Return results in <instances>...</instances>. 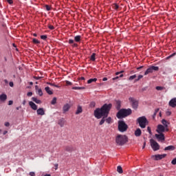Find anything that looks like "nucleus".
I'll return each mask as SVG.
<instances>
[{
  "instance_id": "37",
  "label": "nucleus",
  "mask_w": 176,
  "mask_h": 176,
  "mask_svg": "<svg viewBox=\"0 0 176 176\" xmlns=\"http://www.w3.org/2000/svg\"><path fill=\"white\" fill-rule=\"evenodd\" d=\"M33 43L36 44L40 43L39 41H38L36 38H33Z\"/></svg>"
},
{
  "instance_id": "10",
  "label": "nucleus",
  "mask_w": 176,
  "mask_h": 176,
  "mask_svg": "<svg viewBox=\"0 0 176 176\" xmlns=\"http://www.w3.org/2000/svg\"><path fill=\"white\" fill-rule=\"evenodd\" d=\"M167 156V154H157L151 156V159L153 160H162V159H164V157Z\"/></svg>"
},
{
  "instance_id": "24",
  "label": "nucleus",
  "mask_w": 176,
  "mask_h": 176,
  "mask_svg": "<svg viewBox=\"0 0 176 176\" xmlns=\"http://www.w3.org/2000/svg\"><path fill=\"white\" fill-rule=\"evenodd\" d=\"M65 149L67 151V152H72V147L71 146H65Z\"/></svg>"
},
{
  "instance_id": "31",
  "label": "nucleus",
  "mask_w": 176,
  "mask_h": 176,
  "mask_svg": "<svg viewBox=\"0 0 176 176\" xmlns=\"http://www.w3.org/2000/svg\"><path fill=\"white\" fill-rule=\"evenodd\" d=\"M80 38H81L80 36H76L74 37V40L76 42H79V41H80Z\"/></svg>"
},
{
  "instance_id": "6",
  "label": "nucleus",
  "mask_w": 176,
  "mask_h": 176,
  "mask_svg": "<svg viewBox=\"0 0 176 176\" xmlns=\"http://www.w3.org/2000/svg\"><path fill=\"white\" fill-rule=\"evenodd\" d=\"M118 130L121 133H124L127 130V124L124 121L118 122Z\"/></svg>"
},
{
  "instance_id": "13",
  "label": "nucleus",
  "mask_w": 176,
  "mask_h": 176,
  "mask_svg": "<svg viewBox=\"0 0 176 176\" xmlns=\"http://www.w3.org/2000/svg\"><path fill=\"white\" fill-rule=\"evenodd\" d=\"M29 105H30V108H32V109H33V111H36L38 109V105H36L32 101L29 102Z\"/></svg>"
},
{
  "instance_id": "43",
  "label": "nucleus",
  "mask_w": 176,
  "mask_h": 176,
  "mask_svg": "<svg viewBox=\"0 0 176 176\" xmlns=\"http://www.w3.org/2000/svg\"><path fill=\"white\" fill-rule=\"evenodd\" d=\"M9 85L10 86V87H13L14 86V84L13 83V82H10Z\"/></svg>"
},
{
  "instance_id": "50",
  "label": "nucleus",
  "mask_w": 176,
  "mask_h": 176,
  "mask_svg": "<svg viewBox=\"0 0 176 176\" xmlns=\"http://www.w3.org/2000/svg\"><path fill=\"white\" fill-rule=\"evenodd\" d=\"M8 105H13V102L12 100H10L8 102Z\"/></svg>"
},
{
  "instance_id": "4",
  "label": "nucleus",
  "mask_w": 176,
  "mask_h": 176,
  "mask_svg": "<svg viewBox=\"0 0 176 176\" xmlns=\"http://www.w3.org/2000/svg\"><path fill=\"white\" fill-rule=\"evenodd\" d=\"M138 122L139 123L140 127H141V129H145L146 127V124H148V120H146L145 116H142L138 118Z\"/></svg>"
},
{
  "instance_id": "22",
  "label": "nucleus",
  "mask_w": 176,
  "mask_h": 176,
  "mask_svg": "<svg viewBox=\"0 0 176 176\" xmlns=\"http://www.w3.org/2000/svg\"><path fill=\"white\" fill-rule=\"evenodd\" d=\"M45 90L47 93V94H50V96H52V94H53V91L50 90V87H46L45 88Z\"/></svg>"
},
{
  "instance_id": "35",
  "label": "nucleus",
  "mask_w": 176,
  "mask_h": 176,
  "mask_svg": "<svg viewBox=\"0 0 176 176\" xmlns=\"http://www.w3.org/2000/svg\"><path fill=\"white\" fill-rule=\"evenodd\" d=\"M117 109H120V101H117Z\"/></svg>"
},
{
  "instance_id": "30",
  "label": "nucleus",
  "mask_w": 176,
  "mask_h": 176,
  "mask_svg": "<svg viewBox=\"0 0 176 176\" xmlns=\"http://www.w3.org/2000/svg\"><path fill=\"white\" fill-rule=\"evenodd\" d=\"M91 61H96V53H93L91 56Z\"/></svg>"
},
{
  "instance_id": "3",
  "label": "nucleus",
  "mask_w": 176,
  "mask_h": 176,
  "mask_svg": "<svg viewBox=\"0 0 176 176\" xmlns=\"http://www.w3.org/2000/svg\"><path fill=\"white\" fill-rule=\"evenodd\" d=\"M116 142L117 145H124L127 142V136L125 135H118L116 138Z\"/></svg>"
},
{
  "instance_id": "63",
  "label": "nucleus",
  "mask_w": 176,
  "mask_h": 176,
  "mask_svg": "<svg viewBox=\"0 0 176 176\" xmlns=\"http://www.w3.org/2000/svg\"><path fill=\"white\" fill-rule=\"evenodd\" d=\"M120 78H123V74H120Z\"/></svg>"
},
{
  "instance_id": "53",
  "label": "nucleus",
  "mask_w": 176,
  "mask_h": 176,
  "mask_svg": "<svg viewBox=\"0 0 176 176\" xmlns=\"http://www.w3.org/2000/svg\"><path fill=\"white\" fill-rule=\"evenodd\" d=\"M66 84L69 85H72V82H71L69 81H66Z\"/></svg>"
},
{
  "instance_id": "12",
  "label": "nucleus",
  "mask_w": 176,
  "mask_h": 176,
  "mask_svg": "<svg viewBox=\"0 0 176 176\" xmlns=\"http://www.w3.org/2000/svg\"><path fill=\"white\" fill-rule=\"evenodd\" d=\"M69 109H71V104H69L68 103L64 104V106L63 107V113H67V112H68V111H69Z\"/></svg>"
},
{
  "instance_id": "59",
  "label": "nucleus",
  "mask_w": 176,
  "mask_h": 176,
  "mask_svg": "<svg viewBox=\"0 0 176 176\" xmlns=\"http://www.w3.org/2000/svg\"><path fill=\"white\" fill-rule=\"evenodd\" d=\"M49 85H50L51 86H56V85H54V84H52V83H49Z\"/></svg>"
},
{
  "instance_id": "19",
  "label": "nucleus",
  "mask_w": 176,
  "mask_h": 176,
  "mask_svg": "<svg viewBox=\"0 0 176 176\" xmlns=\"http://www.w3.org/2000/svg\"><path fill=\"white\" fill-rule=\"evenodd\" d=\"M58 124H59L60 127H64V125L65 124V120H64V118H61L58 120Z\"/></svg>"
},
{
  "instance_id": "26",
  "label": "nucleus",
  "mask_w": 176,
  "mask_h": 176,
  "mask_svg": "<svg viewBox=\"0 0 176 176\" xmlns=\"http://www.w3.org/2000/svg\"><path fill=\"white\" fill-rule=\"evenodd\" d=\"M93 82H97V78H91L87 80L88 85H90V83H93Z\"/></svg>"
},
{
  "instance_id": "49",
  "label": "nucleus",
  "mask_w": 176,
  "mask_h": 176,
  "mask_svg": "<svg viewBox=\"0 0 176 176\" xmlns=\"http://www.w3.org/2000/svg\"><path fill=\"white\" fill-rule=\"evenodd\" d=\"M167 116H170L171 115V111H166Z\"/></svg>"
},
{
  "instance_id": "42",
  "label": "nucleus",
  "mask_w": 176,
  "mask_h": 176,
  "mask_svg": "<svg viewBox=\"0 0 176 176\" xmlns=\"http://www.w3.org/2000/svg\"><path fill=\"white\" fill-rule=\"evenodd\" d=\"M28 97H32V92H28L27 94Z\"/></svg>"
},
{
  "instance_id": "39",
  "label": "nucleus",
  "mask_w": 176,
  "mask_h": 176,
  "mask_svg": "<svg viewBox=\"0 0 176 176\" xmlns=\"http://www.w3.org/2000/svg\"><path fill=\"white\" fill-rule=\"evenodd\" d=\"M4 125L6 126V127H9V126H10V123H9L8 122H6L4 123Z\"/></svg>"
},
{
  "instance_id": "1",
  "label": "nucleus",
  "mask_w": 176,
  "mask_h": 176,
  "mask_svg": "<svg viewBox=\"0 0 176 176\" xmlns=\"http://www.w3.org/2000/svg\"><path fill=\"white\" fill-rule=\"evenodd\" d=\"M111 108H112L111 104H104L100 109L98 108L94 111V116L96 119L102 118L99 123L100 126H102V124L105 123V118H108Z\"/></svg>"
},
{
  "instance_id": "62",
  "label": "nucleus",
  "mask_w": 176,
  "mask_h": 176,
  "mask_svg": "<svg viewBox=\"0 0 176 176\" xmlns=\"http://www.w3.org/2000/svg\"><path fill=\"white\" fill-rule=\"evenodd\" d=\"M12 46H13L14 47H16V44L13 43V44H12Z\"/></svg>"
},
{
  "instance_id": "51",
  "label": "nucleus",
  "mask_w": 176,
  "mask_h": 176,
  "mask_svg": "<svg viewBox=\"0 0 176 176\" xmlns=\"http://www.w3.org/2000/svg\"><path fill=\"white\" fill-rule=\"evenodd\" d=\"M69 43H70V44L74 43V40L69 39Z\"/></svg>"
},
{
  "instance_id": "54",
  "label": "nucleus",
  "mask_w": 176,
  "mask_h": 176,
  "mask_svg": "<svg viewBox=\"0 0 176 176\" xmlns=\"http://www.w3.org/2000/svg\"><path fill=\"white\" fill-rule=\"evenodd\" d=\"M102 80H103V82H105V81L108 80V78H107L106 77H104V78H103Z\"/></svg>"
},
{
  "instance_id": "23",
  "label": "nucleus",
  "mask_w": 176,
  "mask_h": 176,
  "mask_svg": "<svg viewBox=\"0 0 176 176\" xmlns=\"http://www.w3.org/2000/svg\"><path fill=\"white\" fill-rule=\"evenodd\" d=\"M32 101H34V102H36V104H42V101H41V100H38L35 97L32 98Z\"/></svg>"
},
{
  "instance_id": "32",
  "label": "nucleus",
  "mask_w": 176,
  "mask_h": 176,
  "mask_svg": "<svg viewBox=\"0 0 176 176\" xmlns=\"http://www.w3.org/2000/svg\"><path fill=\"white\" fill-rule=\"evenodd\" d=\"M135 78H137V75H135V74L129 77V80H133V79H135Z\"/></svg>"
},
{
  "instance_id": "52",
  "label": "nucleus",
  "mask_w": 176,
  "mask_h": 176,
  "mask_svg": "<svg viewBox=\"0 0 176 176\" xmlns=\"http://www.w3.org/2000/svg\"><path fill=\"white\" fill-rule=\"evenodd\" d=\"M35 90L36 91H37L38 90H39V87H38V85L35 86Z\"/></svg>"
},
{
  "instance_id": "45",
  "label": "nucleus",
  "mask_w": 176,
  "mask_h": 176,
  "mask_svg": "<svg viewBox=\"0 0 176 176\" xmlns=\"http://www.w3.org/2000/svg\"><path fill=\"white\" fill-rule=\"evenodd\" d=\"M8 3L11 5V3H13V0H6Z\"/></svg>"
},
{
  "instance_id": "17",
  "label": "nucleus",
  "mask_w": 176,
  "mask_h": 176,
  "mask_svg": "<svg viewBox=\"0 0 176 176\" xmlns=\"http://www.w3.org/2000/svg\"><path fill=\"white\" fill-rule=\"evenodd\" d=\"M141 134H142V132L141 131V129L140 128H138L135 131V137H141Z\"/></svg>"
},
{
  "instance_id": "8",
  "label": "nucleus",
  "mask_w": 176,
  "mask_h": 176,
  "mask_svg": "<svg viewBox=\"0 0 176 176\" xmlns=\"http://www.w3.org/2000/svg\"><path fill=\"white\" fill-rule=\"evenodd\" d=\"M153 71H159V67L157 66H151L146 69L144 72V75H148V74H152Z\"/></svg>"
},
{
  "instance_id": "28",
  "label": "nucleus",
  "mask_w": 176,
  "mask_h": 176,
  "mask_svg": "<svg viewBox=\"0 0 176 176\" xmlns=\"http://www.w3.org/2000/svg\"><path fill=\"white\" fill-rule=\"evenodd\" d=\"M57 102V98H54L51 102L52 105H56Z\"/></svg>"
},
{
  "instance_id": "57",
  "label": "nucleus",
  "mask_w": 176,
  "mask_h": 176,
  "mask_svg": "<svg viewBox=\"0 0 176 176\" xmlns=\"http://www.w3.org/2000/svg\"><path fill=\"white\" fill-rule=\"evenodd\" d=\"M157 112H159V109H157L155 110V112L154 115L155 116L156 113H157Z\"/></svg>"
},
{
  "instance_id": "5",
  "label": "nucleus",
  "mask_w": 176,
  "mask_h": 176,
  "mask_svg": "<svg viewBox=\"0 0 176 176\" xmlns=\"http://www.w3.org/2000/svg\"><path fill=\"white\" fill-rule=\"evenodd\" d=\"M150 145L154 152H156V151H159V149H160V145H159V143H157V142L153 139L150 140Z\"/></svg>"
},
{
  "instance_id": "27",
  "label": "nucleus",
  "mask_w": 176,
  "mask_h": 176,
  "mask_svg": "<svg viewBox=\"0 0 176 176\" xmlns=\"http://www.w3.org/2000/svg\"><path fill=\"white\" fill-rule=\"evenodd\" d=\"M106 122L108 123V124H111V123H112V118L109 117L107 118L106 120Z\"/></svg>"
},
{
  "instance_id": "64",
  "label": "nucleus",
  "mask_w": 176,
  "mask_h": 176,
  "mask_svg": "<svg viewBox=\"0 0 176 176\" xmlns=\"http://www.w3.org/2000/svg\"><path fill=\"white\" fill-rule=\"evenodd\" d=\"M141 68H142V67H138L137 69H141Z\"/></svg>"
},
{
  "instance_id": "9",
  "label": "nucleus",
  "mask_w": 176,
  "mask_h": 176,
  "mask_svg": "<svg viewBox=\"0 0 176 176\" xmlns=\"http://www.w3.org/2000/svg\"><path fill=\"white\" fill-rule=\"evenodd\" d=\"M156 131L157 133H163L164 131H168V128H166V126H163L162 124H158Z\"/></svg>"
},
{
  "instance_id": "38",
  "label": "nucleus",
  "mask_w": 176,
  "mask_h": 176,
  "mask_svg": "<svg viewBox=\"0 0 176 176\" xmlns=\"http://www.w3.org/2000/svg\"><path fill=\"white\" fill-rule=\"evenodd\" d=\"M171 163H172V164L175 166V164H176V157L172 160Z\"/></svg>"
},
{
  "instance_id": "40",
  "label": "nucleus",
  "mask_w": 176,
  "mask_h": 176,
  "mask_svg": "<svg viewBox=\"0 0 176 176\" xmlns=\"http://www.w3.org/2000/svg\"><path fill=\"white\" fill-rule=\"evenodd\" d=\"M147 131L149 133V134H152V131L151 130V127H147Z\"/></svg>"
},
{
  "instance_id": "36",
  "label": "nucleus",
  "mask_w": 176,
  "mask_h": 176,
  "mask_svg": "<svg viewBox=\"0 0 176 176\" xmlns=\"http://www.w3.org/2000/svg\"><path fill=\"white\" fill-rule=\"evenodd\" d=\"M41 39H43V41H45V39L47 38V36H46V35H42V36H41Z\"/></svg>"
},
{
  "instance_id": "33",
  "label": "nucleus",
  "mask_w": 176,
  "mask_h": 176,
  "mask_svg": "<svg viewBox=\"0 0 176 176\" xmlns=\"http://www.w3.org/2000/svg\"><path fill=\"white\" fill-rule=\"evenodd\" d=\"M142 78H144V76L139 75L138 79L135 80V82H138V80H140V79H142Z\"/></svg>"
},
{
  "instance_id": "47",
  "label": "nucleus",
  "mask_w": 176,
  "mask_h": 176,
  "mask_svg": "<svg viewBox=\"0 0 176 176\" xmlns=\"http://www.w3.org/2000/svg\"><path fill=\"white\" fill-rule=\"evenodd\" d=\"M30 175H31V176H35V173H34V172H30Z\"/></svg>"
},
{
  "instance_id": "18",
  "label": "nucleus",
  "mask_w": 176,
  "mask_h": 176,
  "mask_svg": "<svg viewBox=\"0 0 176 176\" xmlns=\"http://www.w3.org/2000/svg\"><path fill=\"white\" fill-rule=\"evenodd\" d=\"M162 124H163L164 127L168 129V124H170V122H167V120L163 119L162 120Z\"/></svg>"
},
{
  "instance_id": "41",
  "label": "nucleus",
  "mask_w": 176,
  "mask_h": 176,
  "mask_svg": "<svg viewBox=\"0 0 176 176\" xmlns=\"http://www.w3.org/2000/svg\"><path fill=\"white\" fill-rule=\"evenodd\" d=\"M82 88L81 87H73V89L74 90H80Z\"/></svg>"
},
{
  "instance_id": "56",
  "label": "nucleus",
  "mask_w": 176,
  "mask_h": 176,
  "mask_svg": "<svg viewBox=\"0 0 176 176\" xmlns=\"http://www.w3.org/2000/svg\"><path fill=\"white\" fill-rule=\"evenodd\" d=\"M3 135H6V134H8V131H5L3 133Z\"/></svg>"
},
{
  "instance_id": "2",
  "label": "nucleus",
  "mask_w": 176,
  "mask_h": 176,
  "mask_svg": "<svg viewBox=\"0 0 176 176\" xmlns=\"http://www.w3.org/2000/svg\"><path fill=\"white\" fill-rule=\"evenodd\" d=\"M131 109H122L118 112L117 118L118 119H122V118H126V116L131 115Z\"/></svg>"
},
{
  "instance_id": "48",
  "label": "nucleus",
  "mask_w": 176,
  "mask_h": 176,
  "mask_svg": "<svg viewBox=\"0 0 176 176\" xmlns=\"http://www.w3.org/2000/svg\"><path fill=\"white\" fill-rule=\"evenodd\" d=\"M45 8H46V10H48V11L50 10V6H46Z\"/></svg>"
},
{
  "instance_id": "29",
  "label": "nucleus",
  "mask_w": 176,
  "mask_h": 176,
  "mask_svg": "<svg viewBox=\"0 0 176 176\" xmlns=\"http://www.w3.org/2000/svg\"><path fill=\"white\" fill-rule=\"evenodd\" d=\"M37 94H38V96H40L41 97V96H43V92L42 91L41 89H38V91H36Z\"/></svg>"
},
{
  "instance_id": "58",
  "label": "nucleus",
  "mask_w": 176,
  "mask_h": 176,
  "mask_svg": "<svg viewBox=\"0 0 176 176\" xmlns=\"http://www.w3.org/2000/svg\"><path fill=\"white\" fill-rule=\"evenodd\" d=\"M73 46H74V47H78V44L74 43V44L73 45Z\"/></svg>"
},
{
  "instance_id": "46",
  "label": "nucleus",
  "mask_w": 176,
  "mask_h": 176,
  "mask_svg": "<svg viewBox=\"0 0 176 176\" xmlns=\"http://www.w3.org/2000/svg\"><path fill=\"white\" fill-rule=\"evenodd\" d=\"M120 74H123V71L119 72H116V75H120Z\"/></svg>"
},
{
  "instance_id": "7",
  "label": "nucleus",
  "mask_w": 176,
  "mask_h": 176,
  "mask_svg": "<svg viewBox=\"0 0 176 176\" xmlns=\"http://www.w3.org/2000/svg\"><path fill=\"white\" fill-rule=\"evenodd\" d=\"M129 102H131L132 105V108H133V109H137V108H138V101L137 100H135L133 97H130L129 98Z\"/></svg>"
},
{
  "instance_id": "44",
  "label": "nucleus",
  "mask_w": 176,
  "mask_h": 176,
  "mask_svg": "<svg viewBox=\"0 0 176 176\" xmlns=\"http://www.w3.org/2000/svg\"><path fill=\"white\" fill-rule=\"evenodd\" d=\"M48 28H50V30H53L54 28V26H53L52 25H49Z\"/></svg>"
},
{
  "instance_id": "25",
  "label": "nucleus",
  "mask_w": 176,
  "mask_h": 176,
  "mask_svg": "<svg viewBox=\"0 0 176 176\" xmlns=\"http://www.w3.org/2000/svg\"><path fill=\"white\" fill-rule=\"evenodd\" d=\"M117 171H118V173H119V174L123 173V169L122 168V166H118L117 167Z\"/></svg>"
},
{
  "instance_id": "14",
  "label": "nucleus",
  "mask_w": 176,
  "mask_h": 176,
  "mask_svg": "<svg viewBox=\"0 0 176 176\" xmlns=\"http://www.w3.org/2000/svg\"><path fill=\"white\" fill-rule=\"evenodd\" d=\"M37 115L43 116L45 115V109L43 108H39L36 109Z\"/></svg>"
},
{
  "instance_id": "34",
  "label": "nucleus",
  "mask_w": 176,
  "mask_h": 176,
  "mask_svg": "<svg viewBox=\"0 0 176 176\" xmlns=\"http://www.w3.org/2000/svg\"><path fill=\"white\" fill-rule=\"evenodd\" d=\"M164 87H160V86H157L156 87V90H164Z\"/></svg>"
},
{
  "instance_id": "20",
  "label": "nucleus",
  "mask_w": 176,
  "mask_h": 176,
  "mask_svg": "<svg viewBox=\"0 0 176 176\" xmlns=\"http://www.w3.org/2000/svg\"><path fill=\"white\" fill-rule=\"evenodd\" d=\"M164 151H175V146L170 145L164 148Z\"/></svg>"
},
{
  "instance_id": "15",
  "label": "nucleus",
  "mask_w": 176,
  "mask_h": 176,
  "mask_svg": "<svg viewBox=\"0 0 176 176\" xmlns=\"http://www.w3.org/2000/svg\"><path fill=\"white\" fill-rule=\"evenodd\" d=\"M170 107H172V108H175L176 107V98H173L169 102Z\"/></svg>"
},
{
  "instance_id": "55",
  "label": "nucleus",
  "mask_w": 176,
  "mask_h": 176,
  "mask_svg": "<svg viewBox=\"0 0 176 176\" xmlns=\"http://www.w3.org/2000/svg\"><path fill=\"white\" fill-rule=\"evenodd\" d=\"M146 145V142H144V145H143V146H142V149H144V148H145Z\"/></svg>"
},
{
  "instance_id": "61",
  "label": "nucleus",
  "mask_w": 176,
  "mask_h": 176,
  "mask_svg": "<svg viewBox=\"0 0 176 176\" xmlns=\"http://www.w3.org/2000/svg\"><path fill=\"white\" fill-rule=\"evenodd\" d=\"M119 6L118 5H116V9H118Z\"/></svg>"
},
{
  "instance_id": "60",
  "label": "nucleus",
  "mask_w": 176,
  "mask_h": 176,
  "mask_svg": "<svg viewBox=\"0 0 176 176\" xmlns=\"http://www.w3.org/2000/svg\"><path fill=\"white\" fill-rule=\"evenodd\" d=\"M5 83H8V80H4Z\"/></svg>"
},
{
  "instance_id": "11",
  "label": "nucleus",
  "mask_w": 176,
  "mask_h": 176,
  "mask_svg": "<svg viewBox=\"0 0 176 176\" xmlns=\"http://www.w3.org/2000/svg\"><path fill=\"white\" fill-rule=\"evenodd\" d=\"M155 138L157 140V141L163 142L166 138H164V133H158V134L155 135Z\"/></svg>"
},
{
  "instance_id": "16",
  "label": "nucleus",
  "mask_w": 176,
  "mask_h": 176,
  "mask_svg": "<svg viewBox=\"0 0 176 176\" xmlns=\"http://www.w3.org/2000/svg\"><path fill=\"white\" fill-rule=\"evenodd\" d=\"M6 100H8V96L6 94L0 95V101H1V102H5Z\"/></svg>"
},
{
  "instance_id": "21",
  "label": "nucleus",
  "mask_w": 176,
  "mask_h": 176,
  "mask_svg": "<svg viewBox=\"0 0 176 176\" xmlns=\"http://www.w3.org/2000/svg\"><path fill=\"white\" fill-rule=\"evenodd\" d=\"M83 112V109H82V106H78L77 110L76 111V115H79V113H82Z\"/></svg>"
}]
</instances>
